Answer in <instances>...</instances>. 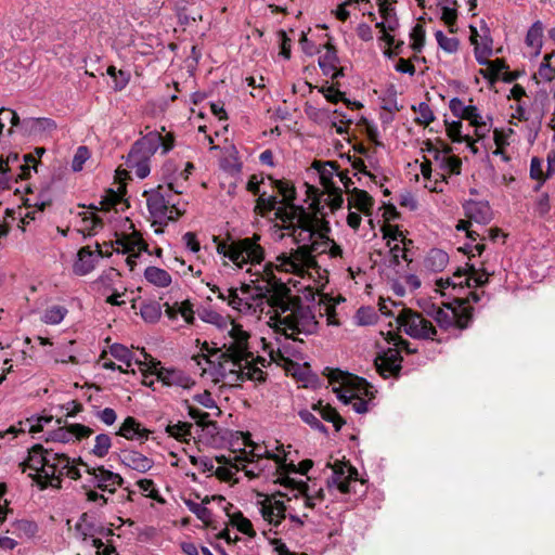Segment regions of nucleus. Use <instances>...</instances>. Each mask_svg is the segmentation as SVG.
<instances>
[{"label": "nucleus", "mask_w": 555, "mask_h": 555, "mask_svg": "<svg viewBox=\"0 0 555 555\" xmlns=\"http://www.w3.org/2000/svg\"><path fill=\"white\" fill-rule=\"evenodd\" d=\"M281 229L285 232L281 237L291 236L296 248L282 251L263 266V273L269 283L275 280L274 271L298 278L311 275L315 271L320 279L319 255L328 254L331 258H341L343 249L330 238V223L318 212H309L300 205L278 212Z\"/></svg>", "instance_id": "nucleus-1"}, {"label": "nucleus", "mask_w": 555, "mask_h": 555, "mask_svg": "<svg viewBox=\"0 0 555 555\" xmlns=\"http://www.w3.org/2000/svg\"><path fill=\"white\" fill-rule=\"evenodd\" d=\"M217 298L242 315L260 319L266 313L267 324L271 328H281L286 333L302 332L313 334L318 330V321L309 306L289 296L272 295L260 286L243 283L240 287L221 288L207 283Z\"/></svg>", "instance_id": "nucleus-2"}, {"label": "nucleus", "mask_w": 555, "mask_h": 555, "mask_svg": "<svg viewBox=\"0 0 555 555\" xmlns=\"http://www.w3.org/2000/svg\"><path fill=\"white\" fill-rule=\"evenodd\" d=\"M247 467L250 479L262 477L285 488L283 498H285L286 515L295 528L304 527L308 518V509L314 507V496L309 493L306 481L289 476V473L295 472V467L287 462L286 455L269 451V454L259 460L258 464Z\"/></svg>", "instance_id": "nucleus-3"}, {"label": "nucleus", "mask_w": 555, "mask_h": 555, "mask_svg": "<svg viewBox=\"0 0 555 555\" xmlns=\"http://www.w3.org/2000/svg\"><path fill=\"white\" fill-rule=\"evenodd\" d=\"M243 446L238 452L233 451V456L224 461L219 457L210 459L205 455H192L190 460L203 473L215 475L222 481L237 482L240 480L237 477L240 472H244V475L249 478L247 466L258 464L259 460L264 459L269 454L268 447L253 442L249 435H243Z\"/></svg>", "instance_id": "nucleus-4"}, {"label": "nucleus", "mask_w": 555, "mask_h": 555, "mask_svg": "<svg viewBox=\"0 0 555 555\" xmlns=\"http://www.w3.org/2000/svg\"><path fill=\"white\" fill-rule=\"evenodd\" d=\"M264 359L255 357L250 351L249 340L241 349L221 348L216 364L212 366V380H223L229 384L238 382L264 379Z\"/></svg>", "instance_id": "nucleus-5"}, {"label": "nucleus", "mask_w": 555, "mask_h": 555, "mask_svg": "<svg viewBox=\"0 0 555 555\" xmlns=\"http://www.w3.org/2000/svg\"><path fill=\"white\" fill-rule=\"evenodd\" d=\"M260 240L261 236L258 234L222 241L215 238L216 251L224 266L231 264L235 269H246L248 272L251 267L260 266L266 259V250Z\"/></svg>", "instance_id": "nucleus-6"}, {"label": "nucleus", "mask_w": 555, "mask_h": 555, "mask_svg": "<svg viewBox=\"0 0 555 555\" xmlns=\"http://www.w3.org/2000/svg\"><path fill=\"white\" fill-rule=\"evenodd\" d=\"M247 190L258 195L256 208L261 211L289 209L296 198L295 188L288 182L273 180L262 175H253L247 182Z\"/></svg>", "instance_id": "nucleus-7"}, {"label": "nucleus", "mask_w": 555, "mask_h": 555, "mask_svg": "<svg viewBox=\"0 0 555 555\" xmlns=\"http://www.w3.org/2000/svg\"><path fill=\"white\" fill-rule=\"evenodd\" d=\"M327 377L339 401L344 404H351L359 414L369 411L373 389L365 379L340 370H330Z\"/></svg>", "instance_id": "nucleus-8"}, {"label": "nucleus", "mask_w": 555, "mask_h": 555, "mask_svg": "<svg viewBox=\"0 0 555 555\" xmlns=\"http://www.w3.org/2000/svg\"><path fill=\"white\" fill-rule=\"evenodd\" d=\"M126 203L122 193L108 190L100 202V208L90 207L80 211L76 217L77 231L86 235H95L105 222L117 221L119 211H124Z\"/></svg>", "instance_id": "nucleus-9"}, {"label": "nucleus", "mask_w": 555, "mask_h": 555, "mask_svg": "<svg viewBox=\"0 0 555 555\" xmlns=\"http://www.w3.org/2000/svg\"><path fill=\"white\" fill-rule=\"evenodd\" d=\"M427 315L436 321L442 330H464L472 320V308L465 302L455 300L442 307L435 304L424 307Z\"/></svg>", "instance_id": "nucleus-10"}, {"label": "nucleus", "mask_w": 555, "mask_h": 555, "mask_svg": "<svg viewBox=\"0 0 555 555\" xmlns=\"http://www.w3.org/2000/svg\"><path fill=\"white\" fill-rule=\"evenodd\" d=\"M168 188L164 189L158 186L145 191L143 195L146 197V206L151 217L155 223H167L168 221L177 220L185 211V205L175 202L168 195Z\"/></svg>", "instance_id": "nucleus-11"}, {"label": "nucleus", "mask_w": 555, "mask_h": 555, "mask_svg": "<svg viewBox=\"0 0 555 555\" xmlns=\"http://www.w3.org/2000/svg\"><path fill=\"white\" fill-rule=\"evenodd\" d=\"M46 462L44 475H41V478H43L42 488L48 486L60 488L63 476H67L74 480L81 477L79 468L75 465V461L64 453L49 450Z\"/></svg>", "instance_id": "nucleus-12"}, {"label": "nucleus", "mask_w": 555, "mask_h": 555, "mask_svg": "<svg viewBox=\"0 0 555 555\" xmlns=\"http://www.w3.org/2000/svg\"><path fill=\"white\" fill-rule=\"evenodd\" d=\"M422 150L433 158L436 165V175L441 178V182H444L447 177L461 173L462 160L452 154L451 147L446 143L426 141Z\"/></svg>", "instance_id": "nucleus-13"}, {"label": "nucleus", "mask_w": 555, "mask_h": 555, "mask_svg": "<svg viewBox=\"0 0 555 555\" xmlns=\"http://www.w3.org/2000/svg\"><path fill=\"white\" fill-rule=\"evenodd\" d=\"M211 325L215 328V345L221 348L241 349L250 339V333L230 317L221 314Z\"/></svg>", "instance_id": "nucleus-14"}, {"label": "nucleus", "mask_w": 555, "mask_h": 555, "mask_svg": "<svg viewBox=\"0 0 555 555\" xmlns=\"http://www.w3.org/2000/svg\"><path fill=\"white\" fill-rule=\"evenodd\" d=\"M397 323L406 335L414 339H435L437 331L433 323L421 313L409 308L399 309Z\"/></svg>", "instance_id": "nucleus-15"}, {"label": "nucleus", "mask_w": 555, "mask_h": 555, "mask_svg": "<svg viewBox=\"0 0 555 555\" xmlns=\"http://www.w3.org/2000/svg\"><path fill=\"white\" fill-rule=\"evenodd\" d=\"M273 330L275 333H282L284 335V339L278 341V347L275 350H270V357L272 361L276 362L280 365H283L287 371H291V366L297 364L299 361L302 360L299 344L295 338L296 335L302 334V332L289 334L281 328ZM304 335L306 334L304 333Z\"/></svg>", "instance_id": "nucleus-16"}, {"label": "nucleus", "mask_w": 555, "mask_h": 555, "mask_svg": "<svg viewBox=\"0 0 555 555\" xmlns=\"http://www.w3.org/2000/svg\"><path fill=\"white\" fill-rule=\"evenodd\" d=\"M312 410L317 412L318 415H315L312 411L301 410L299 411V416L304 423H306L315 430H319L321 433L326 431L325 426L321 423L319 417H321L325 422L332 423L335 430H339L345 424L343 417L336 412L335 409H333L327 403L319 401L318 403L312 405Z\"/></svg>", "instance_id": "nucleus-17"}, {"label": "nucleus", "mask_w": 555, "mask_h": 555, "mask_svg": "<svg viewBox=\"0 0 555 555\" xmlns=\"http://www.w3.org/2000/svg\"><path fill=\"white\" fill-rule=\"evenodd\" d=\"M163 149V153H168L173 147V137L166 134L163 137L157 131H151L138 140L131 147L130 153L132 158L144 157L150 158Z\"/></svg>", "instance_id": "nucleus-18"}, {"label": "nucleus", "mask_w": 555, "mask_h": 555, "mask_svg": "<svg viewBox=\"0 0 555 555\" xmlns=\"http://www.w3.org/2000/svg\"><path fill=\"white\" fill-rule=\"evenodd\" d=\"M395 346L397 348H388L375 359V367L384 377L396 375L401 370L400 350H405L408 353L413 352L410 349V343L402 338H396Z\"/></svg>", "instance_id": "nucleus-19"}, {"label": "nucleus", "mask_w": 555, "mask_h": 555, "mask_svg": "<svg viewBox=\"0 0 555 555\" xmlns=\"http://www.w3.org/2000/svg\"><path fill=\"white\" fill-rule=\"evenodd\" d=\"M193 169L194 166L192 163H185L182 169L181 166L173 160H167L162 167V179L167 184L169 191L176 194H182Z\"/></svg>", "instance_id": "nucleus-20"}, {"label": "nucleus", "mask_w": 555, "mask_h": 555, "mask_svg": "<svg viewBox=\"0 0 555 555\" xmlns=\"http://www.w3.org/2000/svg\"><path fill=\"white\" fill-rule=\"evenodd\" d=\"M464 210L468 221H459L456 224V230L466 232L468 237H472L474 233V231L469 229L472 221L478 224H487L492 219V210L488 202L468 201L464 205Z\"/></svg>", "instance_id": "nucleus-21"}, {"label": "nucleus", "mask_w": 555, "mask_h": 555, "mask_svg": "<svg viewBox=\"0 0 555 555\" xmlns=\"http://www.w3.org/2000/svg\"><path fill=\"white\" fill-rule=\"evenodd\" d=\"M258 500L259 512L262 518L273 527H278L287 517L283 492L278 494H260Z\"/></svg>", "instance_id": "nucleus-22"}, {"label": "nucleus", "mask_w": 555, "mask_h": 555, "mask_svg": "<svg viewBox=\"0 0 555 555\" xmlns=\"http://www.w3.org/2000/svg\"><path fill=\"white\" fill-rule=\"evenodd\" d=\"M49 450L43 449L42 446L37 444L28 451V456L25 461L20 463V468L23 473H28V476L34 478L42 486L46 468V459Z\"/></svg>", "instance_id": "nucleus-23"}, {"label": "nucleus", "mask_w": 555, "mask_h": 555, "mask_svg": "<svg viewBox=\"0 0 555 555\" xmlns=\"http://www.w3.org/2000/svg\"><path fill=\"white\" fill-rule=\"evenodd\" d=\"M358 479V472L351 465L344 462H335L332 465V477L327 480L330 488L336 487L341 493L351 491V486Z\"/></svg>", "instance_id": "nucleus-24"}, {"label": "nucleus", "mask_w": 555, "mask_h": 555, "mask_svg": "<svg viewBox=\"0 0 555 555\" xmlns=\"http://www.w3.org/2000/svg\"><path fill=\"white\" fill-rule=\"evenodd\" d=\"M156 379L164 386L191 389L195 385V380L184 371L175 367H155Z\"/></svg>", "instance_id": "nucleus-25"}, {"label": "nucleus", "mask_w": 555, "mask_h": 555, "mask_svg": "<svg viewBox=\"0 0 555 555\" xmlns=\"http://www.w3.org/2000/svg\"><path fill=\"white\" fill-rule=\"evenodd\" d=\"M115 244L117 251L129 255L127 262L130 266L135 263V258L139 257L141 251L146 249V244L144 243L141 235L135 231H133L131 234L117 235Z\"/></svg>", "instance_id": "nucleus-26"}, {"label": "nucleus", "mask_w": 555, "mask_h": 555, "mask_svg": "<svg viewBox=\"0 0 555 555\" xmlns=\"http://www.w3.org/2000/svg\"><path fill=\"white\" fill-rule=\"evenodd\" d=\"M93 434V430L82 424H70L59 427L57 429L51 430L47 434V440L68 443L76 440H82L89 438Z\"/></svg>", "instance_id": "nucleus-27"}, {"label": "nucleus", "mask_w": 555, "mask_h": 555, "mask_svg": "<svg viewBox=\"0 0 555 555\" xmlns=\"http://www.w3.org/2000/svg\"><path fill=\"white\" fill-rule=\"evenodd\" d=\"M377 5L382 21L376 23V27L383 31L384 40L388 44H392L393 38L389 35V31L396 30L399 25L393 3L390 0H377Z\"/></svg>", "instance_id": "nucleus-28"}, {"label": "nucleus", "mask_w": 555, "mask_h": 555, "mask_svg": "<svg viewBox=\"0 0 555 555\" xmlns=\"http://www.w3.org/2000/svg\"><path fill=\"white\" fill-rule=\"evenodd\" d=\"M189 415L196 421L199 428L197 437L199 441L206 444H214L218 441L219 430L215 422L207 421V413L202 412L193 406H189Z\"/></svg>", "instance_id": "nucleus-29"}, {"label": "nucleus", "mask_w": 555, "mask_h": 555, "mask_svg": "<svg viewBox=\"0 0 555 555\" xmlns=\"http://www.w3.org/2000/svg\"><path fill=\"white\" fill-rule=\"evenodd\" d=\"M87 472L91 477L90 481L103 491L113 493L124 482L119 474L108 470L104 466L88 468Z\"/></svg>", "instance_id": "nucleus-30"}, {"label": "nucleus", "mask_w": 555, "mask_h": 555, "mask_svg": "<svg viewBox=\"0 0 555 555\" xmlns=\"http://www.w3.org/2000/svg\"><path fill=\"white\" fill-rule=\"evenodd\" d=\"M121 465L138 473H146L154 466V461L133 449H122L117 453Z\"/></svg>", "instance_id": "nucleus-31"}, {"label": "nucleus", "mask_w": 555, "mask_h": 555, "mask_svg": "<svg viewBox=\"0 0 555 555\" xmlns=\"http://www.w3.org/2000/svg\"><path fill=\"white\" fill-rule=\"evenodd\" d=\"M102 257L99 246L95 250H91L89 246L82 247L77 253V258L73 263V272L76 275L83 276L92 272L96 262Z\"/></svg>", "instance_id": "nucleus-32"}, {"label": "nucleus", "mask_w": 555, "mask_h": 555, "mask_svg": "<svg viewBox=\"0 0 555 555\" xmlns=\"http://www.w3.org/2000/svg\"><path fill=\"white\" fill-rule=\"evenodd\" d=\"M489 274L483 270H477L473 266L467 269H459L452 276V287H477L488 282Z\"/></svg>", "instance_id": "nucleus-33"}, {"label": "nucleus", "mask_w": 555, "mask_h": 555, "mask_svg": "<svg viewBox=\"0 0 555 555\" xmlns=\"http://www.w3.org/2000/svg\"><path fill=\"white\" fill-rule=\"evenodd\" d=\"M150 434L151 431L132 416L126 417L116 431V436L138 443H144Z\"/></svg>", "instance_id": "nucleus-34"}, {"label": "nucleus", "mask_w": 555, "mask_h": 555, "mask_svg": "<svg viewBox=\"0 0 555 555\" xmlns=\"http://www.w3.org/2000/svg\"><path fill=\"white\" fill-rule=\"evenodd\" d=\"M56 129V124L51 118L29 117L24 118L21 124V131L31 137L48 135Z\"/></svg>", "instance_id": "nucleus-35"}, {"label": "nucleus", "mask_w": 555, "mask_h": 555, "mask_svg": "<svg viewBox=\"0 0 555 555\" xmlns=\"http://www.w3.org/2000/svg\"><path fill=\"white\" fill-rule=\"evenodd\" d=\"M483 34H479L476 28H472L470 41L474 44L476 61L479 64H487L488 59L492 55V39L487 28L482 29Z\"/></svg>", "instance_id": "nucleus-36"}, {"label": "nucleus", "mask_w": 555, "mask_h": 555, "mask_svg": "<svg viewBox=\"0 0 555 555\" xmlns=\"http://www.w3.org/2000/svg\"><path fill=\"white\" fill-rule=\"evenodd\" d=\"M475 128V135L478 139L486 138L492 129V117L482 115L477 106L473 105L464 118Z\"/></svg>", "instance_id": "nucleus-37"}, {"label": "nucleus", "mask_w": 555, "mask_h": 555, "mask_svg": "<svg viewBox=\"0 0 555 555\" xmlns=\"http://www.w3.org/2000/svg\"><path fill=\"white\" fill-rule=\"evenodd\" d=\"M109 352L116 360L125 364L126 367L118 365V370L122 373H129V369L133 363L139 365V369L143 372L147 367L145 362H142L139 359H134L132 351L121 344H113L109 347Z\"/></svg>", "instance_id": "nucleus-38"}, {"label": "nucleus", "mask_w": 555, "mask_h": 555, "mask_svg": "<svg viewBox=\"0 0 555 555\" xmlns=\"http://www.w3.org/2000/svg\"><path fill=\"white\" fill-rule=\"evenodd\" d=\"M374 205L373 197L363 190L354 188L348 197V209H357L365 216H371V210Z\"/></svg>", "instance_id": "nucleus-39"}, {"label": "nucleus", "mask_w": 555, "mask_h": 555, "mask_svg": "<svg viewBox=\"0 0 555 555\" xmlns=\"http://www.w3.org/2000/svg\"><path fill=\"white\" fill-rule=\"evenodd\" d=\"M219 354V348L211 350L207 343L201 349V352L193 357L196 365L202 370L203 375H209L212 378V366L216 364Z\"/></svg>", "instance_id": "nucleus-40"}, {"label": "nucleus", "mask_w": 555, "mask_h": 555, "mask_svg": "<svg viewBox=\"0 0 555 555\" xmlns=\"http://www.w3.org/2000/svg\"><path fill=\"white\" fill-rule=\"evenodd\" d=\"M319 65L324 75L336 78L341 73L338 70V57L336 51L331 46L324 47V52L319 57Z\"/></svg>", "instance_id": "nucleus-41"}, {"label": "nucleus", "mask_w": 555, "mask_h": 555, "mask_svg": "<svg viewBox=\"0 0 555 555\" xmlns=\"http://www.w3.org/2000/svg\"><path fill=\"white\" fill-rule=\"evenodd\" d=\"M526 44L532 50V56L541 53L543 44V24L541 21L534 22L527 31Z\"/></svg>", "instance_id": "nucleus-42"}, {"label": "nucleus", "mask_w": 555, "mask_h": 555, "mask_svg": "<svg viewBox=\"0 0 555 555\" xmlns=\"http://www.w3.org/2000/svg\"><path fill=\"white\" fill-rule=\"evenodd\" d=\"M144 278L150 284L160 288L168 287L172 282L168 271L155 266H150L144 270Z\"/></svg>", "instance_id": "nucleus-43"}, {"label": "nucleus", "mask_w": 555, "mask_h": 555, "mask_svg": "<svg viewBox=\"0 0 555 555\" xmlns=\"http://www.w3.org/2000/svg\"><path fill=\"white\" fill-rule=\"evenodd\" d=\"M113 447V439L108 434L100 433L98 434L91 447L89 448V453L96 459H104Z\"/></svg>", "instance_id": "nucleus-44"}, {"label": "nucleus", "mask_w": 555, "mask_h": 555, "mask_svg": "<svg viewBox=\"0 0 555 555\" xmlns=\"http://www.w3.org/2000/svg\"><path fill=\"white\" fill-rule=\"evenodd\" d=\"M449 262V256L441 249H431L424 259V267L431 272L442 271Z\"/></svg>", "instance_id": "nucleus-45"}, {"label": "nucleus", "mask_w": 555, "mask_h": 555, "mask_svg": "<svg viewBox=\"0 0 555 555\" xmlns=\"http://www.w3.org/2000/svg\"><path fill=\"white\" fill-rule=\"evenodd\" d=\"M166 313L170 319H176L180 315L188 324L194 321L193 306L190 301L176 302L172 306L167 305Z\"/></svg>", "instance_id": "nucleus-46"}, {"label": "nucleus", "mask_w": 555, "mask_h": 555, "mask_svg": "<svg viewBox=\"0 0 555 555\" xmlns=\"http://www.w3.org/2000/svg\"><path fill=\"white\" fill-rule=\"evenodd\" d=\"M447 134L453 142H466L473 153H477L474 141L467 135H462V121H446Z\"/></svg>", "instance_id": "nucleus-47"}, {"label": "nucleus", "mask_w": 555, "mask_h": 555, "mask_svg": "<svg viewBox=\"0 0 555 555\" xmlns=\"http://www.w3.org/2000/svg\"><path fill=\"white\" fill-rule=\"evenodd\" d=\"M17 160V155L9 156L5 160L0 157V193L10 188L14 179L12 164Z\"/></svg>", "instance_id": "nucleus-48"}, {"label": "nucleus", "mask_w": 555, "mask_h": 555, "mask_svg": "<svg viewBox=\"0 0 555 555\" xmlns=\"http://www.w3.org/2000/svg\"><path fill=\"white\" fill-rule=\"evenodd\" d=\"M67 309L61 305L49 306L41 314V321L49 325L60 324L67 314Z\"/></svg>", "instance_id": "nucleus-49"}, {"label": "nucleus", "mask_w": 555, "mask_h": 555, "mask_svg": "<svg viewBox=\"0 0 555 555\" xmlns=\"http://www.w3.org/2000/svg\"><path fill=\"white\" fill-rule=\"evenodd\" d=\"M440 18L447 25L451 33L456 30L457 10L456 2L438 4Z\"/></svg>", "instance_id": "nucleus-50"}, {"label": "nucleus", "mask_w": 555, "mask_h": 555, "mask_svg": "<svg viewBox=\"0 0 555 555\" xmlns=\"http://www.w3.org/2000/svg\"><path fill=\"white\" fill-rule=\"evenodd\" d=\"M12 527L13 533L16 534L20 539H33L38 531L37 524L27 519L15 521L13 522Z\"/></svg>", "instance_id": "nucleus-51"}, {"label": "nucleus", "mask_w": 555, "mask_h": 555, "mask_svg": "<svg viewBox=\"0 0 555 555\" xmlns=\"http://www.w3.org/2000/svg\"><path fill=\"white\" fill-rule=\"evenodd\" d=\"M192 425L185 422L168 424L166 433L179 441H189L192 437Z\"/></svg>", "instance_id": "nucleus-52"}, {"label": "nucleus", "mask_w": 555, "mask_h": 555, "mask_svg": "<svg viewBox=\"0 0 555 555\" xmlns=\"http://www.w3.org/2000/svg\"><path fill=\"white\" fill-rule=\"evenodd\" d=\"M76 530L83 537V540L90 538L91 545L96 550V552L100 553V550L105 547L101 539L93 537V528L87 522V517L83 516L80 518L76 525Z\"/></svg>", "instance_id": "nucleus-53"}, {"label": "nucleus", "mask_w": 555, "mask_h": 555, "mask_svg": "<svg viewBox=\"0 0 555 555\" xmlns=\"http://www.w3.org/2000/svg\"><path fill=\"white\" fill-rule=\"evenodd\" d=\"M408 243L411 244V241L398 242L387 245L389 247V261L391 264H399L401 260L409 262L411 261L408 255Z\"/></svg>", "instance_id": "nucleus-54"}, {"label": "nucleus", "mask_w": 555, "mask_h": 555, "mask_svg": "<svg viewBox=\"0 0 555 555\" xmlns=\"http://www.w3.org/2000/svg\"><path fill=\"white\" fill-rule=\"evenodd\" d=\"M127 162H128V167L134 172V175L138 178L144 179L150 175V172H151L150 158H144V157L132 158L131 153L129 152Z\"/></svg>", "instance_id": "nucleus-55"}, {"label": "nucleus", "mask_w": 555, "mask_h": 555, "mask_svg": "<svg viewBox=\"0 0 555 555\" xmlns=\"http://www.w3.org/2000/svg\"><path fill=\"white\" fill-rule=\"evenodd\" d=\"M337 167L334 163H326L320 169V181L324 190L335 188V183L333 181L334 176H336Z\"/></svg>", "instance_id": "nucleus-56"}, {"label": "nucleus", "mask_w": 555, "mask_h": 555, "mask_svg": "<svg viewBox=\"0 0 555 555\" xmlns=\"http://www.w3.org/2000/svg\"><path fill=\"white\" fill-rule=\"evenodd\" d=\"M140 314L145 322L154 323L162 315L160 305L156 301L143 304L140 309Z\"/></svg>", "instance_id": "nucleus-57"}, {"label": "nucleus", "mask_w": 555, "mask_h": 555, "mask_svg": "<svg viewBox=\"0 0 555 555\" xmlns=\"http://www.w3.org/2000/svg\"><path fill=\"white\" fill-rule=\"evenodd\" d=\"M435 37L439 48L447 53H455L459 49V40L455 37H448L441 30L435 33Z\"/></svg>", "instance_id": "nucleus-58"}, {"label": "nucleus", "mask_w": 555, "mask_h": 555, "mask_svg": "<svg viewBox=\"0 0 555 555\" xmlns=\"http://www.w3.org/2000/svg\"><path fill=\"white\" fill-rule=\"evenodd\" d=\"M231 525L235 527L240 532L249 537L255 535L253 525L249 519L243 516L242 513H234L230 518Z\"/></svg>", "instance_id": "nucleus-59"}, {"label": "nucleus", "mask_w": 555, "mask_h": 555, "mask_svg": "<svg viewBox=\"0 0 555 555\" xmlns=\"http://www.w3.org/2000/svg\"><path fill=\"white\" fill-rule=\"evenodd\" d=\"M107 74L113 78L114 89L116 91L122 90L129 82V72L119 69L117 70L114 66L107 68Z\"/></svg>", "instance_id": "nucleus-60"}, {"label": "nucleus", "mask_w": 555, "mask_h": 555, "mask_svg": "<svg viewBox=\"0 0 555 555\" xmlns=\"http://www.w3.org/2000/svg\"><path fill=\"white\" fill-rule=\"evenodd\" d=\"M414 109L416 113L415 121L417 124L428 126L435 120L434 112L427 103L421 102Z\"/></svg>", "instance_id": "nucleus-61"}, {"label": "nucleus", "mask_w": 555, "mask_h": 555, "mask_svg": "<svg viewBox=\"0 0 555 555\" xmlns=\"http://www.w3.org/2000/svg\"><path fill=\"white\" fill-rule=\"evenodd\" d=\"M514 134L512 128H495L493 130V140L496 147H505L509 145L511 138Z\"/></svg>", "instance_id": "nucleus-62"}, {"label": "nucleus", "mask_w": 555, "mask_h": 555, "mask_svg": "<svg viewBox=\"0 0 555 555\" xmlns=\"http://www.w3.org/2000/svg\"><path fill=\"white\" fill-rule=\"evenodd\" d=\"M486 69H480V74L490 80H494L499 77L500 73L505 68L504 63L501 60L489 61L486 64Z\"/></svg>", "instance_id": "nucleus-63"}, {"label": "nucleus", "mask_w": 555, "mask_h": 555, "mask_svg": "<svg viewBox=\"0 0 555 555\" xmlns=\"http://www.w3.org/2000/svg\"><path fill=\"white\" fill-rule=\"evenodd\" d=\"M555 55V52L545 54L539 67V75L545 81H552L555 78V68L551 66L550 61Z\"/></svg>", "instance_id": "nucleus-64"}]
</instances>
